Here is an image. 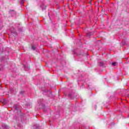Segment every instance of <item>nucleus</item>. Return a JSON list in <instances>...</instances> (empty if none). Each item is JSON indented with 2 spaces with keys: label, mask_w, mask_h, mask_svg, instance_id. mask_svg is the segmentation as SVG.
Returning <instances> with one entry per match:
<instances>
[{
  "label": "nucleus",
  "mask_w": 129,
  "mask_h": 129,
  "mask_svg": "<svg viewBox=\"0 0 129 129\" xmlns=\"http://www.w3.org/2000/svg\"><path fill=\"white\" fill-rule=\"evenodd\" d=\"M2 59H3V60H4L5 59V57H3Z\"/></svg>",
  "instance_id": "6"
},
{
  "label": "nucleus",
  "mask_w": 129,
  "mask_h": 129,
  "mask_svg": "<svg viewBox=\"0 0 129 129\" xmlns=\"http://www.w3.org/2000/svg\"><path fill=\"white\" fill-rule=\"evenodd\" d=\"M10 13L12 12H13V13L15 14V15H16V12H15V10H10Z\"/></svg>",
  "instance_id": "2"
},
{
  "label": "nucleus",
  "mask_w": 129,
  "mask_h": 129,
  "mask_svg": "<svg viewBox=\"0 0 129 129\" xmlns=\"http://www.w3.org/2000/svg\"><path fill=\"white\" fill-rule=\"evenodd\" d=\"M32 49H33V50H35L36 49V47H35V46H32Z\"/></svg>",
  "instance_id": "4"
},
{
  "label": "nucleus",
  "mask_w": 129,
  "mask_h": 129,
  "mask_svg": "<svg viewBox=\"0 0 129 129\" xmlns=\"http://www.w3.org/2000/svg\"><path fill=\"white\" fill-rule=\"evenodd\" d=\"M112 65H113V66H115V65H116V62L112 63Z\"/></svg>",
  "instance_id": "3"
},
{
  "label": "nucleus",
  "mask_w": 129,
  "mask_h": 129,
  "mask_svg": "<svg viewBox=\"0 0 129 129\" xmlns=\"http://www.w3.org/2000/svg\"><path fill=\"white\" fill-rule=\"evenodd\" d=\"M3 102H5V99H3V100H1V102H3Z\"/></svg>",
  "instance_id": "5"
},
{
  "label": "nucleus",
  "mask_w": 129,
  "mask_h": 129,
  "mask_svg": "<svg viewBox=\"0 0 129 129\" xmlns=\"http://www.w3.org/2000/svg\"><path fill=\"white\" fill-rule=\"evenodd\" d=\"M93 34H94L93 32H88L87 34V35L89 36H91V35H93Z\"/></svg>",
  "instance_id": "1"
}]
</instances>
